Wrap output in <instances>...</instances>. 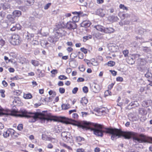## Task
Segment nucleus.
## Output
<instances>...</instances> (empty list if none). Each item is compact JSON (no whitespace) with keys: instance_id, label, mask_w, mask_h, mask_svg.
Returning a JSON list of instances; mask_svg holds the SVG:
<instances>
[{"instance_id":"9d476101","label":"nucleus","mask_w":152,"mask_h":152,"mask_svg":"<svg viewBox=\"0 0 152 152\" xmlns=\"http://www.w3.org/2000/svg\"><path fill=\"white\" fill-rule=\"evenodd\" d=\"M70 135L69 133L68 132H62L61 134V137L63 140L65 142H67L69 139L68 136Z\"/></svg>"},{"instance_id":"f3484780","label":"nucleus","mask_w":152,"mask_h":152,"mask_svg":"<svg viewBox=\"0 0 152 152\" xmlns=\"http://www.w3.org/2000/svg\"><path fill=\"white\" fill-rule=\"evenodd\" d=\"M93 90L94 92L97 93L100 90V88L98 84H94L93 86Z\"/></svg>"},{"instance_id":"cd10ccee","label":"nucleus","mask_w":152,"mask_h":152,"mask_svg":"<svg viewBox=\"0 0 152 152\" xmlns=\"http://www.w3.org/2000/svg\"><path fill=\"white\" fill-rule=\"evenodd\" d=\"M145 76L147 78H151L152 79V74L150 72H149L148 70V71L145 74Z\"/></svg>"},{"instance_id":"c9c22d12","label":"nucleus","mask_w":152,"mask_h":152,"mask_svg":"<svg viewBox=\"0 0 152 152\" xmlns=\"http://www.w3.org/2000/svg\"><path fill=\"white\" fill-rule=\"evenodd\" d=\"M92 37L91 35H89V36H86L84 37L83 38V41L84 42H85L87 40H88L89 39H91Z\"/></svg>"},{"instance_id":"6e6552de","label":"nucleus","mask_w":152,"mask_h":152,"mask_svg":"<svg viewBox=\"0 0 152 152\" xmlns=\"http://www.w3.org/2000/svg\"><path fill=\"white\" fill-rule=\"evenodd\" d=\"M58 122H60L66 124L70 123V120L69 118H66L65 117L58 116Z\"/></svg>"},{"instance_id":"6e6d98bb","label":"nucleus","mask_w":152,"mask_h":152,"mask_svg":"<svg viewBox=\"0 0 152 152\" xmlns=\"http://www.w3.org/2000/svg\"><path fill=\"white\" fill-rule=\"evenodd\" d=\"M78 58L80 59H82L83 58V54L80 52L79 53V54L78 56Z\"/></svg>"},{"instance_id":"09e8293b","label":"nucleus","mask_w":152,"mask_h":152,"mask_svg":"<svg viewBox=\"0 0 152 152\" xmlns=\"http://www.w3.org/2000/svg\"><path fill=\"white\" fill-rule=\"evenodd\" d=\"M5 91L4 90H0V93L1 94V96L2 97L4 98L5 97V95L4 94Z\"/></svg>"},{"instance_id":"37998d69","label":"nucleus","mask_w":152,"mask_h":152,"mask_svg":"<svg viewBox=\"0 0 152 152\" xmlns=\"http://www.w3.org/2000/svg\"><path fill=\"white\" fill-rule=\"evenodd\" d=\"M104 95L106 96L108 95H111V92L109 90H106L104 93Z\"/></svg>"},{"instance_id":"a18cd8bd","label":"nucleus","mask_w":152,"mask_h":152,"mask_svg":"<svg viewBox=\"0 0 152 152\" xmlns=\"http://www.w3.org/2000/svg\"><path fill=\"white\" fill-rule=\"evenodd\" d=\"M2 7L3 10H6L9 7V6L6 4H3Z\"/></svg>"},{"instance_id":"f704fd0d","label":"nucleus","mask_w":152,"mask_h":152,"mask_svg":"<svg viewBox=\"0 0 152 152\" xmlns=\"http://www.w3.org/2000/svg\"><path fill=\"white\" fill-rule=\"evenodd\" d=\"M31 63L34 66H37L39 65V62L36 61L35 60H31Z\"/></svg>"},{"instance_id":"864d4df0","label":"nucleus","mask_w":152,"mask_h":152,"mask_svg":"<svg viewBox=\"0 0 152 152\" xmlns=\"http://www.w3.org/2000/svg\"><path fill=\"white\" fill-rule=\"evenodd\" d=\"M80 50L82 52L84 53L85 54L87 53L88 52L87 50L83 48H80Z\"/></svg>"},{"instance_id":"13d9d810","label":"nucleus","mask_w":152,"mask_h":152,"mask_svg":"<svg viewBox=\"0 0 152 152\" xmlns=\"http://www.w3.org/2000/svg\"><path fill=\"white\" fill-rule=\"evenodd\" d=\"M72 69L71 68H67L66 70V72L68 74H69L72 72Z\"/></svg>"},{"instance_id":"338daca9","label":"nucleus","mask_w":152,"mask_h":152,"mask_svg":"<svg viewBox=\"0 0 152 152\" xmlns=\"http://www.w3.org/2000/svg\"><path fill=\"white\" fill-rule=\"evenodd\" d=\"M122 16L124 18H127L130 16V15L128 14L127 13L123 14Z\"/></svg>"},{"instance_id":"f257e3e1","label":"nucleus","mask_w":152,"mask_h":152,"mask_svg":"<svg viewBox=\"0 0 152 152\" xmlns=\"http://www.w3.org/2000/svg\"><path fill=\"white\" fill-rule=\"evenodd\" d=\"M96 135L102 137L104 133H109L112 134L111 139L114 140L121 136L125 139H129L131 137L133 141L136 143H142L148 142L152 143V137H147L142 134H139L132 132H124L117 129L106 128L101 124H95L94 127L91 129Z\"/></svg>"},{"instance_id":"bf43d9fd","label":"nucleus","mask_w":152,"mask_h":152,"mask_svg":"<svg viewBox=\"0 0 152 152\" xmlns=\"http://www.w3.org/2000/svg\"><path fill=\"white\" fill-rule=\"evenodd\" d=\"M116 80L118 81L122 82L123 81V78L121 77H119L116 78Z\"/></svg>"},{"instance_id":"20e7f679","label":"nucleus","mask_w":152,"mask_h":152,"mask_svg":"<svg viewBox=\"0 0 152 152\" xmlns=\"http://www.w3.org/2000/svg\"><path fill=\"white\" fill-rule=\"evenodd\" d=\"M138 61L139 62V64L137 66L138 69L141 72H143L146 70L147 67L145 64L146 61L144 59H139Z\"/></svg>"},{"instance_id":"412c9836","label":"nucleus","mask_w":152,"mask_h":152,"mask_svg":"<svg viewBox=\"0 0 152 152\" xmlns=\"http://www.w3.org/2000/svg\"><path fill=\"white\" fill-rule=\"evenodd\" d=\"M7 18L9 21L11 22L12 23H14L15 22V18L13 16H12V15H7Z\"/></svg>"},{"instance_id":"72a5a7b5","label":"nucleus","mask_w":152,"mask_h":152,"mask_svg":"<svg viewBox=\"0 0 152 152\" xmlns=\"http://www.w3.org/2000/svg\"><path fill=\"white\" fill-rule=\"evenodd\" d=\"M115 63L113 61H110L107 63V65L110 66H113L115 65Z\"/></svg>"},{"instance_id":"774afa93","label":"nucleus","mask_w":152,"mask_h":152,"mask_svg":"<svg viewBox=\"0 0 152 152\" xmlns=\"http://www.w3.org/2000/svg\"><path fill=\"white\" fill-rule=\"evenodd\" d=\"M100 149L99 148L96 147L95 148L94 151L95 152H99L100 151Z\"/></svg>"},{"instance_id":"4c0bfd02","label":"nucleus","mask_w":152,"mask_h":152,"mask_svg":"<svg viewBox=\"0 0 152 152\" xmlns=\"http://www.w3.org/2000/svg\"><path fill=\"white\" fill-rule=\"evenodd\" d=\"M41 44L42 46H44V45H45V46H47V45L48 44V43L46 41L42 40L41 42Z\"/></svg>"},{"instance_id":"4d7b16f0","label":"nucleus","mask_w":152,"mask_h":152,"mask_svg":"<svg viewBox=\"0 0 152 152\" xmlns=\"http://www.w3.org/2000/svg\"><path fill=\"white\" fill-rule=\"evenodd\" d=\"M78 88L77 87L74 88L72 91V93L73 94H75L77 92Z\"/></svg>"},{"instance_id":"f8f14e48","label":"nucleus","mask_w":152,"mask_h":152,"mask_svg":"<svg viewBox=\"0 0 152 152\" xmlns=\"http://www.w3.org/2000/svg\"><path fill=\"white\" fill-rule=\"evenodd\" d=\"M94 28L98 31L102 32H104L105 28L102 26L99 25H95L94 26Z\"/></svg>"},{"instance_id":"0eeeda50","label":"nucleus","mask_w":152,"mask_h":152,"mask_svg":"<svg viewBox=\"0 0 152 152\" xmlns=\"http://www.w3.org/2000/svg\"><path fill=\"white\" fill-rule=\"evenodd\" d=\"M15 131L12 129H9L6 132H4L3 136L4 138H7L10 136L14 135Z\"/></svg>"},{"instance_id":"1a4fd4ad","label":"nucleus","mask_w":152,"mask_h":152,"mask_svg":"<svg viewBox=\"0 0 152 152\" xmlns=\"http://www.w3.org/2000/svg\"><path fill=\"white\" fill-rule=\"evenodd\" d=\"M89 124L87 122L84 121L82 123H79L77 124V126L83 129H88V128Z\"/></svg>"},{"instance_id":"7ed1b4c3","label":"nucleus","mask_w":152,"mask_h":152,"mask_svg":"<svg viewBox=\"0 0 152 152\" xmlns=\"http://www.w3.org/2000/svg\"><path fill=\"white\" fill-rule=\"evenodd\" d=\"M64 15H60L58 17V20L59 21L58 23V36L62 37L64 35L65 32L62 29L64 24Z\"/></svg>"},{"instance_id":"c756f323","label":"nucleus","mask_w":152,"mask_h":152,"mask_svg":"<svg viewBox=\"0 0 152 152\" xmlns=\"http://www.w3.org/2000/svg\"><path fill=\"white\" fill-rule=\"evenodd\" d=\"M75 138L77 141L78 142H81L84 140V139L83 138L80 136L77 137H76Z\"/></svg>"},{"instance_id":"ddd939ff","label":"nucleus","mask_w":152,"mask_h":152,"mask_svg":"<svg viewBox=\"0 0 152 152\" xmlns=\"http://www.w3.org/2000/svg\"><path fill=\"white\" fill-rule=\"evenodd\" d=\"M91 24L90 21L88 20H85L83 21L81 24V26L82 27L87 28L89 27Z\"/></svg>"},{"instance_id":"052dcab7","label":"nucleus","mask_w":152,"mask_h":152,"mask_svg":"<svg viewBox=\"0 0 152 152\" xmlns=\"http://www.w3.org/2000/svg\"><path fill=\"white\" fill-rule=\"evenodd\" d=\"M114 84V83H112L111 84L109 85L108 87V89L111 90Z\"/></svg>"},{"instance_id":"49530a36","label":"nucleus","mask_w":152,"mask_h":152,"mask_svg":"<svg viewBox=\"0 0 152 152\" xmlns=\"http://www.w3.org/2000/svg\"><path fill=\"white\" fill-rule=\"evenodd\" d=\"M83 90L84 93H86L88 91V88L87 87L84 86L83 88Z\"/></svg>"},{"instance_id":"aec40b11","label":"nucleus","mask_w":152,"mask_h":152,"mask_svg":"<svg viewBox=\"0 0 152 152\" xmlns=\"http://www.w3.org/2000/svg\"><path fill=\"white\" fill-rule=\"evenodd\" d=\"M34 37L33 34H29L28 33L27 34L26 36V38L28 41H30L33 39V38Z\"/></svg>"},{"instance_id":"69168bd1","label":"nucleus","mask_w":152,"mask_h":152,"mask_svg":"<svg viewBox=\"0 0 152 152\" xmlns=\"http://www.w3.org/2000/svg\"><path fill=\"white\" fill-rule=\"evenodd\" d=\"M84 79L83 78H81V77L77 79V81L78 82H83L84 81Z\"/></svg>"},{"instance_id":"f03ea898","label":"nucleus","mask_w":152,"mask_h":152,"mask_svg":"<svg viewBox=\"0 0 152 152\" xmlns=\"http://www.w3.org/2000/svg\"><path fill=\"white\" fill-rule=\"evenodd\" d=\"M4 115H10L16 117H24L27 118H32V120L29 122H35L37 118L41 120L42 121H44L46 123L49 121H57V117L46 115L41 113L36 112L32 113L28 112L26 110H22L20 113H18L15 110L10 111L8 110H4L0 109V116Z\"/></svg>"},{"instance_id":"0e129e2a","label":"nucleus","mask_w":152,"mask_h":152,"mask_svg":"<svg viewBox=\"0 0 152 152\" xmlns=\"http://www.w3.org/2000/svg\"><path fill=\"white\" fill-rule=\"evenodd\" d=\"M79 69L82 72L84 71L85 70V68L82 66H80L79 67Z\"/></svg>"},{"instance_id":"8fccbe9b","label":"nucleus","mask_w":152,"mask_h":152,"mask_svg":"<svg viewBox=\"0 0 152 152\" xmlns=\"http://www.w3.org/2000/svg\"><path fill=\"white\" fill-rule=\"evenodd\" d=\"M51 3H49L48 4H46L45 6H44V9L45 10H47L48 9L49 7L51 6Z\"/></svg>"},{"instance_id":"39448f33","label":"nucleus","mask_w":152,"mask_h":152,"mask_svg":"<svg viewBox=\"0 0 152 152\" xmlns=\"http://www.w3.org/2000/svg\"><path fill=\"white\" fill-rule=\"evenodd\" d=\"M20 39L19 36L17 34L12 35L10 43L13 45H18L20 42Z\"/></svg>"},{"instance_id":"680f3d73","label":"nucleus","mask_w":152,"mask_h":152,"mask_svg":"<svg viewBox=\"0 0 152 152\" xmlns=\"http://www.w3.org/2000/svg\"><path fill=\"white\" fill-rule=\"evenodd\" d=\"M81 113L83 117H86L87 115H88V113L86 112H82Z\"/></svg>"},{"instance_id":"3c124183","label":"nucleus","mask_w":152,"mask_h":152,"mask_svg":"<svg viewBox=\"0 0 152 152\" xmlns=\"http://www.w3.org/2000/svg\"><path fill=\"white\" fill-rule=\"evenodd\" d=\"M42 139L44 140H48V137L46 135L42 134Z\"/></svg>"},{"instance_id":"e433bc0d","label":"nucleus","mask_w":152,"mask_h":152,"mask_svg":"<svg viewBox=\"0 0 152 152\" xmlns=\"http://www.w3.org/2000/svg\"><path fill=\"white\" fill-rule=\"evenodd\" d=\"M60 144H61V145L63 146L65 148H67L69 150H72V148L70 146H68L65 144H64V143L61 144V143Z\"/></svg>"},{"instance_id":"a19ab883","label":"nucleus","mask_w":152,"mask_h":152,"mask_svg":"<svg viewBox=\"0 0 152 152\" xmlns=\"http://www.w3.org/2000/svg\"><path fill=\"white\" fill-rule=\"evenodd\" d=\"M4 41L0 37V47H1L4 44Z\"/></svg>"},{"instance_id":"ea45409f","label":"nucleus","mask_w":152,"mask_h":152,"mask_svg":"<svg viewBox=\"0 0 152 152\" xmlns=\"http://www.w3.org/2000/svg\"><path fill=\"white\" fill-rule=\"evenodd\" d=\"M145 52H149L150 51V49L147 47H144L142 49Z\"/></svg>"},{"instance_id":"473e14b6","label":"nucleus","mask_w":152,"mask_h":152,"mask_svg":"<svg viewBox=\"0 0 152 152\" xmlns=\"http://www.w3.org/2000/svg\"><path fill=\"white\" fill-rule=\"evenodd\" d=\"M119 7L120 9H122L124 10H128V8L125 6V5L124 4H120L119 6Z\"/></svg>"},{"instance_id":"de8ad7c7","label":"nucleus","mask_w":152,"mask_h":152,"mask_svg":"<svg viewBox=\"0 0 152 152\" xmlns=\"http://www.w3.org/2000/svg\"><path fill=\"white\" fill-rule=\"evenodd\" d=\"M59 91L61 94H62L65 92V89L64 88H60L59 89Z\"/></svg>"},{"instance_id":"4be33fe9","label":"nucleus","mask_w":152,"mask_h":152,"mask_svg":"<svg viewBox=\"0 0 152 152\" xmlns=\"http://www.w3.org/2000/svg\"><path fill=\"white\" fill-rule=\"evenodd\" d=\"M20 29V25L19 24H17L13 26L12 28L10 29V30L12 31H14L16 29L19 30Z\"/></svg>"},{"instance_id":"393cba45","label":"nucleus","mask_w":152,"mask_h":152,"mask_svg":"<svg viewBox=\"0 0 152 152\" xmlns=\"http://www.w3.org/2000/svg\"><path fill=\"white\" fill-rule=\"evenodd\" d=\"M62 108L63 110H67L70 108V105L68 104H63L61 105Z\"/></svg>"},{"instance_id":"4468645a","label":"nucleus","mask_w":152,"mask_h":152,"mask_svg":"<svg viewBox=\"0 0 152 152\" xmlns=\"http://www.w3.org/2000/svg\"><path fill=\"white\" fill-rule=\"evenodd\" d=\"M152 103V100H151L144 101L142 102V105L144 107H148Z\"/></svg>"},{"instance_id":"58836bf2","label":"nucleus","mask_w":152,"mask_h":152,"mask_svg":"<svg viewBox=\"0 0 152 152\" xmlns=\"http://www.w3.org/2000/svg\"><path fill=\"white\" fill-rule=\"evenodd\" d=\"M123 54L125 57L128 56L129 53V51L128 50H124L123 52Z\"/></svg>"},{"instance_id":"b1692460","label":"nucleus","mask_w":152,"mask_h":152,"mask_svg":"<svg viewBox=\"0 0 152 152\" xmlns=\"http://www.w3.org/2000/svg\"><path fill=\"white\" fill-rule=\"evenodd\" d=\"M37 74L38 75L39 77H42L44 76V74L43 72L42 71L39 69L37 70Z\"/></svg>"},{"instance_id":"a211bd4d","label":"nucleus","mask_w":152,"mask_h":152,"mask_svg":"<svg viewBox=\"0 0 152 152\" xmlns=\"http://www.w3.org/2000/svg\"><path fill=\"white\" fill-rule=\"evenodd\" d=\"M138 112L139 114L141 115H145L147 113V112L146 110L145 109L142 108H139Z\"/></svg>"},{"instance_id":"5701e85b","label":"nucleus","mask_w":152,"mask_h":152,"mask_svg":"<svg viewBox=\"0 0 152 152\" xmlns=\"http://www.w3.org/2000/svg\"><path fill=\"white\" fill-rule=\"evenodd\" d=\"M104 33H111L114 31V29L112 28H105Z\"/></svg>"},{"instance_id":"2f4dec72","label":"nucleus","mask_w":152,"mask_h":152,"mask_svg":"<svg viewBox=\"0 0 152 152\" xmlns=\"http://www.w3.org/2000/svg\"><path fill=\"white\" fill-rule=\"evenodd\" d=\"M129 105L131 106H135L137 107L139 106V104L137 101H135L130 103Z\"/></svg>"},{"instance_id":"e2e57ef3","label":"nucleus","mask_w":152,"mask_h":152,"mask_svg":"<svg viewBox=\"0 0 152 152\" xmlns=\"http://www.w3.org/2000/svg\"><path fill=\"white\" fill-rule=\"evenodd\" d=\"M110 72H111L112 75L113 76H115L116 75L117 72L114 70H110Z\"/></svg>"},{"instance_id":"5fc2aeb1","label":"nucleus","mask_w":152,"mask_h":152,"mask_svg":"<svg viewBox=\"0 0 152 152\" xmlns=\"http://www.w3.org/2000/svg\"><path fill=\"white\" fill-rule=\"evenodd\" d=\"M23 128V125L22 124H20L18 125L17 127L18 129L19 130H21Z\"/></svg>"},{"instance_id":"dca6fc26","label":"nucleus","mask_w":152,"mask_h":152,"mask_svg":"<svg viewBox=\"0 0 152 152\" xmlns=\"http://www.w3.org/2000/svg\"><path fill=\"white\" fill-rule=\"evenodd\" d=\"M88 102V99L85 97L82 98L81 100L80 101V103L84 107L86 106V104Z\"/></svg>"},{"instance_id":"bb28decb","label":"nucleus","mask_w":152,"mask_h":152,"mask_svg":"<svg viewBox=\"0 0 152 152\" xmlns=\"http://www.w3.org/2000/svg\"><path fill=\"white\" fill-rule=\"evenodd\" d=\"M80 2V5L84 6H86L87 5V3L84 0H79Z\"/></svg>"},{"instance_id":"603ef678","label":"nucleus","mask_w":152,"mask_h":152,"mask_svg":"<svg viewBox=\"0 0 152 152\" xmlns=\"http://www.w3.org/2000/svg\"><path fill=\"white\" fill-rule=\"evenodd\" d=\"M72 117L75 119H77L78 118V116L77 114L74 113L72 115Z\"/></svg>"},{"instance_id":"c85d7f7f","label":"nucleus","mask_w":152,"mask_h":152,"mask_svg":"<svg viewBox=\"0 0 152 152\" xmlns=\"http://www.w3.org/2000/svg\"><path fill=\"white\" fill-rule=\"evenodd\" d=\"M26 3L28 6H30L33 4L34 2V0H27Z\"/></svg>"},{"instance_id":"2eb2a0df","label":"nucleus","mask_w":152,"mask_h":152,"mask_svg":"<svg viewBox=\"0 0 152 152\" xmlns=\"http://www.w3.org/2000/svg\"><path fill=\"white\" fill-rule=\"evenodd\" d=\"M117 46L115 44H110L109 46V49L111 52H114L116 51Z\"/></svg>"},{"instance_id":"a878e982","label":"nucleus","mask_w":152,"mask_h":152,"mask_svg":"<svg viewBox=\"0 0 152 152\" xmlns=\"http://www.w3.org/2000/svg\"><path fill=\"white\" fill-rule=\"evenodd\" d=\"M79 20L80 17L78 15L74 16L72 18V22H74L75 23L78 22Z\"/></svg>"},{"instance_id":"c03bdc74","label":"nucleus","mask_w":152,"mask_h":152,"mask_svg":"<svg viewBox=\"0 0 152 152\" xmlns=\"http://www.w3.org/2000/svg\"><path fill=\"white\" fill-rule=\"evenodd\" d=\"M58 78L61 80H63L66 79L67 78L65 75H61L58 77Z\"/></svg>"},{"instance_id":"79ce46f5","label":"nucleus","mask_w":152,"mask_h":152,"mask_svg":"<svg viewBox=\"0 0 152 152\" xmlns=\"http://www.w3.org/2000/svg\"><path fill=\"white\" fill-rule=\"evenodd\" d=\"M85 62L87 64V65L89 66H91L92 63H91L90 61L87 59H84Z\"/></svg>"},{"instance_id":"6ab92c4d","label":"nucleus","mask_w":152,"mask_h":152,"mask_svg":"<svg viewBox=\"0 0 152 152\" xmlns=\"http://www.w3.org/2000/svg\"><path fill=\"white\" fill-rule=\"evenodd\" d=\"M21 14V12L19 10H15L13 12V16L15 18L19 17Z\"/></svg>"},{"instance_id":"423d86ee","label":"nucleus","mask_w":152,"mask_h":152,"mask_svg":"<svg viewBox=\"0 0 152 152\" xmlns=\"http://www.w3.org/2000/svg\"><path fill=\"white\" fill-rule=\"evenodd\" d=\"M77 28V25L74 22L69 21L63 25L62 28H66L69 30L74 29Z\"/></svg>"},{"instance_id":"7c9ffc66","label":"nucleus","mask_w":152,"mask_h":152,"mask_svg":"<svg viewBox=\"0 0 152 152\" xmlns=\"http://www.w3.org/2000/svg\"><path fill=\"white\" fill-rule=\"evenodd\" d=\"M24 97L26 99H30L32 98V96L30 94H24Z\"/></svg>"},{"instance_id":"9b49d317","label":"nucleus","mask_w":152,"mask_h":152,"mask_svg":"<svg viewBox=\"0 0 152 152\" xmlns=\"http://www.w3.org/2000/svg\"><path fill=\"white\" fill-rule=\"evenodd\" d=\"M128 117L129 120L133 121L137 120L138 118L137 116L134 115L132 113L129 114L128 115Z\"/></svg>"}]
</instances>
